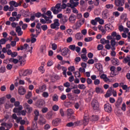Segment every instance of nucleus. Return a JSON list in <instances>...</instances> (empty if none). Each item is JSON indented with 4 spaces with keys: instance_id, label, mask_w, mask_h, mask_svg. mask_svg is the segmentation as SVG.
Listing matches in <instances>:
<instances>
[{
    "instance_id": "obj_26",
    "label": "nucleus",
    "mask_w": 130,
    "mask_h": 130,
    "mask_svg": "<svg viewBox=\"0 0 130 130\" xmlns=\"http://www.w3.org/2000/svg\"><path fill=\"white\" fill-rule=\"evenodd\" d=\"M81 59L84 60V61H86V60H88V57H87V55L86 54H82L81 56Z\"/></svg>"
},
{
    "instance_id": "obj_17",
    "label": "nucleus",
    "mask_w": 130,
    "mask_h": 130,
    "mask_svg": "<svg viewBox=\"0 0 130 130\" xmlns=\"http://www.w3.org/2000/svg\"><path fill=\"white\" fill-rule=\"evenodd\" d=\"M73 114H74V110L72 109H67V115L68 116V118H71V117H73Z\"/></svg>"
},
{
    "instance_id": "obj_29",
    "label": "nucleus",
    "mask_w": 130,
    "mask_h": 130,
    "mask_svg": "<svg viewBox=\"0 0 130 130\" xmlns=\"http://www.w3.org/2000/svg\"><path fill=\"white\" fill-rule=\"evenodd\" d=\"M111 45L112 47H115L116 45L117 46V44H116V42H115V40H112L110 41Z\"/></svg>"
},
{
    "instance_id": "obj_12",
    "label": "nucleus",
    "mask_w": 130,
    "mask_h": 130,
    "mask_svg": "<svg viewBox=\"0 0 130 130\" xmlns=\"http://www.w3.org/2000/svg\"><path fill=\"white\" fill-rule=\"evenodd\" d=\"M115 5L116 7H122L124 5V0H115Z\"/></svg>"
},
{
    "instance_id": "obj_43",
    "label": "nucleus",
    "mask_w": 130,
    "mask_h": 130,
    "mask_svg": "<svg viewBox=\"0 0 130 130\" xmlns=\"http://www.w3.org/2000/svg\"><path fill=\"white\" fill-rule=\"evenodd\" d=\"M93 38L92 37H88V38H85L84 39V41L85 42H90V41H92Z\"/></svg>"
},
{
    "instance_id": "obj_44",
    "label": "nucleus",
    "mask_w": 130,
    "mask_h": 130,
    "mask_svg": "<svg viewBox=\"0 0 130 130\" xmlns=\"http://www.w3.org/2000/svg\"><path fill=\"white\" fill-rule=\"evenodd\" d=\"M126 17H127V15L126 13H122L120 16V18L121 20H123V19L125 18Z\"/></svg>"
},
{
    "instance_id": "obj_62",
    "label": "nucleus",
    "mask_w": 130,
    "mask_h": 130,
    "mask_svg": "<svg viewBox=\"0 0 130 130\" xmlns=\"http://www.w3.org/2000/svg\"><path fill=\"white\" fill-rule=\"evenodd\" d=\"M124 61H125V63H126V62H128L129 61H130V57L127 56L126 57L124 58Z\"/></svg>"
},
{
    "instance_id": "obj_57",
    "label": "nucleus",
    "mask_w": 130,
    "mask_h": 130,
    "mask_svg": "<svg viewBox=\"0 0 130 130\" xmlns=\"http://www.w3.org/2000/svg\"><path fill=\"white\" fill-rule=\"evenodd\" d=\"M52 48L53 50H56V49H57V45L54 43L52 44Z\"/></svg>"
},
{
    "instance_id": "obj_37",
    "label": "nucleus",
    "mask_w": 130,
    "mask_h": 130,
    "mask_svg": "<svg viewBox=\"0 0 130 130\" xmlns=\"http://www.w3.org/2000/svg\"><path fill=\"white\" fill-rule=\"evenodd\" d=\"M99 119V117L97 115H92V120L93 121H97Z\"/></svg>"
},
{
    "instance_id": "obj_53",
    "label": "nucleus",
    "mask_w": 130,
    "mask_h": 130,
    "mask_svg": "<svg viewBox=\"0 0 130 130\" xmlns=\"http://www.w3.org/2000/svg\"><path fill=\"white\" fill-rule=\"evenodd\" d=\"M106 8L107 9H113V5L112 4H108L106 5Z\"/></svg>"
},
{
    "instance_id": "obj_45",
    "label": "nucleus",
    "mask_w": 130,
    "mask_h": 130,
    "mask_svg": "<svg viewBox=\"0 0 130 130\" xmlns=\"http://www.w3.org/2000/svg\"><path fill=\"white\" fill-rule=\"evenodd\" d=\"M103 48H104V46L102 44L98 45V46L97 47L98 50H102V49H103Z\"/></svg>"
},
{
    "instance_id": "obj_9",
    "label": "nucleus",
    "mask_w": 130,
    "mask_h": 130,
    "mask_svg": "<svg viewBox=\"0 0 130 130\" xmlns=\"http://www.w3.org/2000/svg\"><path fill=\"white\" fill-rule=\"evenodd\" d=\"M60 122H61V119L59 118H56L53 120L52 125L53 126H57L58 125H59Z\"/></svg>"
},
{
    "instance_id": "obj_61",
    "label": "nucleus",
    "mask_w": 130,
    "mask_h": 130,
    "mask_svg": "<svg viewBox=\"0 0 130 130\" xmlns=\"http://www.w3.org/2000/svg\"><path fill=\"white\" fill-rule=\"evenodd\" d=\"M121 88L123 90L126 91V92L127 91V86L126 84L122 85Z\"/></svg>"
},
{
    "instance_id": "obj_40",
    "label": "nucleus",
    "mask_w": 130,
    "mask_h": 130,
    "mask_svg": "<svg viewBox=\"0 0 130 130\" xmlns=\"http://www.w3.org/2000/svg\"><path fill=\"white\" fill-rule=\"evenodd\" d=\"M69 49H71V50H73V51H75V50L76 49V45H70L69 46Z\"/></svg>"
},
{
    "instance_id": "obj_51",
    "label": "nucleus",
    "mask_w": 130,
    "mask_h": 130,
    "mask_svg": "<svg viewBox=\"0 0 130 130\" xmlns=\"http://www.w3.org/2000/svg\"><path fill=\"white\" fill-rule=\"evenodd\" d=\"M62 71H63V75L64 76L65 78H67V71H68V69H67V68H63L62 69Z\"/></svg>"
},
{
    "instance_id": "obj_16",
    "label": "nucleus",
    "mask_w": 130,
    "mask_h": 130,
    "mask_svg": "<svg viewBox=\"0 0 130 130\" xmlns=\"http://www.w3.org/2000/svg\"><path fill=\"white\" fill-rule=\"evenodd\" d=\"M69 20L71 23H75V22H76V20H77V16L74 14H71Z\"/></svg>"
},
{
    "instance_id": "obj_38",
    "label": "nucleus",
    "mask_w": 130,
    "mask_h": 130,
    "mask_svg": "<svg viewBox=\"0 0 130 130\" xmlns=\"http://www.w3.org/2000/svg\"><path fill=\"white\" fill-rule=\"evenodd\" d=\"M52 109L54 111H57V110H58V109H59V107H58V106H57L56 105H54L52 107Z\"/></svg>"
},
{
    "instance_id": "obj_42",
    "label": "nucleus",
    "mask_w": 130,
    "mask_h": 130,
    "mask_svg": "<svg viewBox=\"0 0 130 130\" xmlns=\"http://www.w3.org/2000/svg\"><path fill=\"white\" fill-rule=\"evenodd\" d=\"M74 125L78 126V125H81V124H83L82 123V120L80 121H77L74 123Z\"/></svg>"
},
{
    "instance_id": "obj_56",
    "label": "nucleus",
    "mask_w": 130,
    "mask_h": 130,
    "mask_svg": "<svg viewBox=\"0 0 130 130\" xmlns=\"http://www.w3.org/2000/svg\"><path fill=\"white\" fill-rule=\"evenodd\" d=\"M18 55V52H12L11 54V57H16Z\"/></svg>"
},
{
    "instance_id": "obj_49",
    "label": "nucleus",
    "mask_w": 130,
    "mask_h": 130,
    "mask_svg": "<svg viewBox=\"0 0 130 130\" xmlns=\"http://www.w3.org/2000/svg\"><path fill=\"white\" fill-rule=\"evenodd\" d=\"M107 95L108 97H110V96L112 95V89L108 90L107 92Z\"/></svg>"
},
{
    "instance_id": "obj_30",
    "label": "nucleus",
    "mask_w": 130,
    "mask_h": 130,
    "mask_svg": "<svg viewBox=\"0 0 130 130\" xmlns=\"http://www.w3.org/2000/svg\"><path fill=\"white\" fill-rule=\"evenodd\" d=\"M110 26H111V25L110 24H106L105 26V28L106 30V31H108V32L111 31V28H110Z\"/></svg>"
},
{
    "instance_id": "obj_24",
    "label": "nucleus",
    "mask_w": 130,
    "mask_h": 130,
    "mask_svg": "<svg viewBox=\"0 0 130 130\" xmlns=\"http://www.w3.org/2000/svg\"><path fill=\"white\" fill-rule=\"evenodd\" d=\"M44 19H45V20L46 21L47 24H51V23H52V21L49 19H50V16H49V17L46 16L44 18Z\"/></svg>"
},
{
    "instance_id": "obj_10",
    "label": "nucleus",
    "mask_w": 130,
    "mask_h": 130,
    "mask_svg": "<svg viewBox=\"0 0 130 130\" xmlns=\"http://www.w3.org/2000/svg\"><path fill=\"white\" fill-rule=\"evenodd\" d=\"M23 107L24 109L27 110L28 113H31V112H32V110H33V108L31 107L27 103L23 104Z\"/></svg>"
},
{
    "instance_id": "obj_41",
    "label": "nucleus",
    "mask_w": 130,
    "mask_h": 130,
    "mask_svg": "<svg viewBox=\"0 0 130 130\" xmlns=\"http://www.w3.org/2000/svg\"><path fill=\"white\" fill-rule=\"evenodd\" d=\"M51 11H47L46 12L47 16H48V17H50V19H52L53 18V16L51 15Z\"/></svg>"
},
{
    "instance_id": "obj_35",
    "label": "nucleus",
    "mask_w": 130,
    "mask_h": 130,
    "mask_svg": "<svg viewBox=\"0 0 130 130\" xmlns=\"http://www.w3.org/2000/svg\"><path fill=\"white\" fill-rule=\"evenodd\" d=\"M41 29H42L43 31H46L47 29H48V27L47 26V25L44 24L41 26Z\"/></svg>"
},
{
    "instance_id": "obj_55",
    "label": "nucleus",
    "mask_w": 130,
    "mask_h": 130,
    "mask_svg": "<svg viewBox=\"0 0 130 130\" xmlns=\"http://www.w3.org/2000/svg\"><path fill=\"white\" fill-rule=\"evenodd\" d=\"M49 128H50V125L48 124H46L44 126V129L48 130V129H49Z\"/></svg>"
},
{
    "instance_id": "obj_13",
    "label": "nucleus",
    "mask_w": 130,
    "mask_h": 130,
    "mask_svg": "<svg viewBox=\"0 0 130 130\" xmlns=\"http://www.w3.org/2000/svg\"><path fill=\"white\" fill-rule=\"evenodd\" d=\"M104 109L106 112H111V111H112V108H111V105L109 104H106L104 105Z\"/></svg>"
},
{
    "instance_id": "obj_14",
    "label": "nucleus",
    "mask_w": 130,
    "mask_h": 130,
    "mask_svg": "<svg viewBox=\"0 0 130 130\" xmlns=\"http://www.w3.org/2000/svg\"><path fill=\"white\" fill-rule=\"evenodd\" d=\"M26 93V89L23 86H20L18 88V94L21 95H25Z\"/></svg>"
},
{
    "instance_id": "obj_8",
    "label": "nucleus",
    "mask_w": 130,
    "mask_h": 130,
    "mask_svg": "<svg viewBox=\"0 0 130 130\" xmlns=\"http://www.w3.org/2000/svg\"><path fill=\"white\" fill-rule=\"evenodd\" d=\"M46 119H45L44 117L41 116L40 118H39L38 123L40 125H44V124H46Z\"/></svg>"
},
{
    "instance_id": "obj_33",
    "label": "nucleus",
    "mask_w": 130,
    "mask_h": 130,
    "mask_svg": "<svg viewBox=\"0 0 130 130\" xmlns=\"http://www.w3.org/2000/svg\"><path fill=\"white\" fill-rule=\"evenodd\" d=\"M8 41L6 39L3 38L0 40V44L4 45V44H6V43Z\"/></svg>"
},
{
    "instance_id": "obj_32",
    "label": "nucleus",
    "mask_w": 130,
    "mask_h": 130,
    "mask_svg": "<svg viewBox=\"0 0 130 130\" xmlns=\"http://www.w3.org/2000/svg\"><path fill=\"white\" fill-rule=\"evenodd\" d=\"M78 88L80 89V90H85V89H86V86L85 84H79Z\"/></svg>"
},
{
    "instance_id": "obj_4",
    "label": "nucleus",
    "mask_w": 130,
    "mask_h": 130,
    "mask_svg": "<svg viewBox=\"0 0 130 130\" xmlns=\"http://www.w3.org/2000/svg\"><path fill=\"white\" fill-rule=\"evenodd\" d=\"M91 106L94 110H99L100 106L98 101L96 100H92L91 103Z\"/></svg>"
},
{
    "instance_id": "obj_59",
    "label": "nucleus",
    "mask_w": 130,
    "mask_h": 130,
    "mask_svg": "<svg viewBox=\"0 0 130 130\" xmlns=\"http://www.w3.org/2000/svg\"><path fill=\"white\" fill-rule=\"evenodd\" d=\"M64 87H66V88H69L71 86V84H70V82H66L63 83Z\"/></svg>"
},
{
    "instance_id": "obj_52",
    "label": "nucleus",
    "mask_w": 130,
    "mask_h": 130,
    "mask_svg": "<svg viewBox=\"0 0 130 130\" xmlns=\"http://www.w3.org/2000/svg\"><path fill=\"white\" fill-rule=\"evenodd\" d=\"M48 111V108L47 107L43 108L42 109V113H46Z\"/></svg>"
},
{
    "instance_id": "obj_23",
    "label": "nucleus",
    "mask_w": 130,
    "mask_h": 130,
    "mask_svg": "<svg viewBox=\"0 0 130 130\" xmlns=\"http://www.w3.org/2000/svg\"><path fill=\"white\" fill-rule=\"evenodd\" d=\"M44 105V102L43 101H41L38 102L37 104V107L39 108H42Z\"/></svg>"
},
{
    "instance_id": "obj_60",
    "label": "nucleus",
    "mask_w": 130,
    "mask_h": 130,
    "mask_svg": "<svg viewBox=\"0 0 130 130\" xmlns=\"http://www.w3.org/2000/svg\"><path fill=\"white\" fill-rule=\"evenodd\" d=\"M93 83L94 85H99V84H100V80L99 79H95Z\"/></svg>"
},
{
    "instance_id": "obj_47",
    "label": "nucleus",
    "mask_w": 130,
    "mask_h": 130,
    "mask_svg": "<svg viewBox=\"0 0 130 130\" xmlns=\"http://www.w3.org/2000/svg\"><path fill=\"white\" fill-rule=\"evenodd\" d=\"M42 96L44 97V98H48V96H49V94H48L47 92H44L42 93Z\"/></svg>"
},
{
    "instance_id": "obj_39",
    "label": "nucleus",
    "mask_w": 130,
    "mask_h": 130,
    "mask_svg": "<svg viewBox=\"0 0 130 130\" xmlns=\"http://www.w3.org/2000/svg\"><path fill=\"white\" fill-rule=\"evenodd\" d=\"M74 94H79L81 93V90L79 89H74L72 91Z\"/></svg>"
},
{
    "instance_id": "obj_18",
    "label": "nucleus",
    "mask_w": 130,
    "mask_h": 130,
    "mask_svg": "<svg viewBox=\"0 0 130 130\" xmlns=\"http://www.w3.org/2000/svg\"><path fill=\"white\" fill-rule=\"evenodd\" d=\"M53 115V112H52V111H50L48 112L46 115V118H47V119H52Z\"/></svg>"
},
{
    "instance_id": "obj_15",
    "label": "nucleus",
    "mask_w": 130,
    "mask_h": 130,
    "mask_svg": "<svg viewBox=\"0 0 130 130\" xmlns=\"http://www.w3.org/2000/svg\"><path fill=\"white\" fill-rule=\"evenodd\" d=\"M102 15L104 19H107V18H109L110 16V14H109V11L108 10H105L103 11Z\"/></svg>"
},
{
    "instance_id": "obj_6",
    "label": "nucleus",
    "mask_w": 130,
    "mask_h": 130,
    "mask_svg": "<svg viewBox=\"0 0 130 130\" xmlns=\"http://www.w3.org/2000/svg\"><path fill=\"white\" fill-rule=\"evenodd\" d=\"M69 51H70V50L69 49V48H64L61 51V55H62V56H64V57H67V58H69V57H70V54H69ZM68 54H69L68 56Z\"/></svg>"
},
{
    "instance_id": "obj_46",
    "label": "nucleus",
    "mask_w": 130,
    "mask_h": 130,
    "mask_svg": "<svg viewBox=\"0 0 130 130\" xmlns=\"http://www.w3.org/2000/svg\"><path fill=\"white\" fill-rule=\"evenodd\" d=\"M121 109L122 110V111H125L126 110V105H125V103H124L122 104Z\"/></svg>"
},
{
    "instance_id": "obj_63",
    "label": "nucleus",
    "mask_w": 130,
    "mask_h": 130,
    "mask_svg": "<svg viewBox=\"0 0 130 130\" xmlns=\"http://www.w3.org/2000/svg\"><path fill=\"white\" fill-rule=\"evenodd\" d=\"M5 72H6V67H1V68L0 69V73H2L3 74H4Z\"/></svg>"
},
{
    "instance_id": "obj_7",
    "label": "nucleus",
    "mask_w": 130,
    "mask_h": 130,
    "mask_svg": "<svg viewBox=\"0 0 130 130\" xmlns=\"http://www.w3.org/2000/svg\"><path fill=\"white\" fill-rule=\"evenodd\" d=\"M32 74V71L29 70H26L23 71H20L19 72L20 76H23L25 77V76H28V75H31Z\"/></svg>"
},
{
    "instance_id": "obj_25",
    "label": "nucleus",
    "mask_w": 130,
    "mask_h": 130,
    "mask_svg": "<svg viewBox=\"0 0 130 130\" xmlns=\"http://www.w3.org/2000/svg\"><path fill=\"white\" fill-rule=\"evenodd\" d=\"M79 5V2H74L72 4V5H70V8L71 9H74V8H76V7L78 6Z\"/></svg>"
},
{
    "instance_id": "obj_54",
    "label": "nucleus",
    "mask_w": 130,
    "mask_h": 130,
    "mask_svg": "<svg viewBox=\"0 0 130 130\" xmlns=\"http://www.w3.org/2000/svg\"><path fill=\"white\" fill-rule=\"evenodd\" d=\"M113 15L115 17H119V15H120V13H119L118 11H115L113 13Z\"/></svg>"
},
{
    "instance_id": "obj_19",
    "label": "nucleus",
    "mask_w": 130,
    "mask_h": 130,
    "mask_svg": "<svg viewBox=\"0 0 130 130\" xmlns=\"http://www.w3.org/2000/svg\"><path fill=\"white\" fill-rule=\"evenodd\" d=\"M34 114V120L35 121H37V120H38V116L39 115V111H38V110H35Z\"/></svg>"
},
{
    "instance_id": "obj_48",
    "label": "nucleus",
    "mask_w": 130,
    "mask_h": 130,
    "mask_svg": "<svg viewBox=\"0 0 130 130\" xmlns=\"http://www.w3.org/2000/svg\"><path fill=\"white\" fill-rule=\"evenodd\" d=\"M35 15L36 18H41L42 16V13H41V12H37L35 13Z\"/></svg>"
},
{
    "instance_id": "obj_50",
    "label": "nucleus",
    "mask_w": 130,
    "mask_h": 130,
    "mask_svg": "<svg viewBox=\"0 0 130 130\" xmlns=\"http://www.w3.org/2000/svg\"><path fill=\"white\" fill-rule=\"evenodd\" d=\"M86 83L87 84H88V85H91V84L93 83V81H92V79H91L90 78H87L86 79Z\"/></svg>"
},
{
    "instance_id": "obj_36",
    "label": "nucleus",
    "mask_w": 130,
    "mask_h": 130,
    "mask_svg": "<svg viewBox=\"0 0 130 130\" xmlns=\"http://www.w3.org/2000/svg\"><path fill=\"white\" fill-rule=\"evenodd\" d=\"M31 96H32V92L31 91H29L25 95V98L26 99H30V98H31Z\"/></svg>"
},
{
    "instance_id": "obj_22",
    "label": "nucleus",
    "mask_w": 130,
    "mask_h": 130,
    "mask_svg": "<svg viewBox=\"0 0 130 130\" xmlns=\"http://www.w3.org/2000/svg\"><path fill=\"white\" fill-rule=\"evenodd\" d=\"M32 130H38V126H37V122L36 121H32L31 128Z\"/></svg>"
},
{
    "instance_id": "obj_21",
    "label": "nucleus",
    "mask_w": 130,
    "mask_h": 130,
    "mask_svg": "<svg viewBox=\"0 0 130 130\" xmlns=\"http://www.w3.org/2000/svg\"><path fill=\"white\" fill-rule=\"evenodd\" d=\"M75 38L77 40H81L83 39V35L81 32H78L76 34Z\"/></svg>"
},
{
    "instance_id": "obj_5",
    "label": "nucleus",
    "mask_w": 130,
    "mask_h": 130,
    "mask_svg": "<svg viewBox=\"0 0 130 130\" xmlns=\"http://www.w3.org/2000/svg\"><path fill=\"white\" fill-rule=\"evenodd\" d=\"M90 120V117L88 114H84L83 119L82 120V124L84 125H87L89 123Z\"/></svg>"
},
{
    "instance_id": "obj_58",
    "label": "nucleus",
    "mask_w": 130,
    "mask_h": 130,
    "mask_svg": "<svg viewBox=\"0 0 130 130\" xmlns=\"http://www.w3.org/2000/svg\"><path fill=\"white\" fill-rule=\"evenodd\" d=\"M75 78H80L81 77V73H80L79 72H75Z\"/></svg>"
},
{
    "instance_id": "obj_3",
    "label": "nucleus",
    "mask_w": 130,
    "mask_h": 130,
    "mask_svg": "<svg viewBox=\"0 0 130 130\" xmlns=\"http://www.w3.org/2000/svg\"><path fill=\"white\" fill-rule=\"evenodd\" d=\"M53 23L51 24L50 28L51 29H55V30H58L59 29V25H60L59 20L55 19L53 20Z\"/></svg>"
},
{
    "instance_id": "obj_31",
    "label": "nucleus",
    "mask_w": 130,
    "mask_h": 130,
    "mask_svg": "<svg viewBox=\"0 0 130 130\" xmlns=\"http://www.w3.org/2000/svg\"><path fill=\"white\" fill-rule=\"evenodd\" d=\"M115 69L116 68L114 66H112L110 67V71L111 72L112 75H114V74L115 73Z\"/></svg>"
},
{
    "instance_id": "obj_27",
    "label": "nucleus",
    "mask_w": 130,
    "mask_h": 130,
    "mask_svg": "<svg viewBox=\"0 0 130 130\" xmlns=\"http://www.w3.org/2000/svg\"><path fill=\"white\" fill-rule=\"evenodd\" d=\"M40 92H43L44 91H45L46 90V85H43L41 86H40L39 88Z\"/></svg>"
},
{
    "instance_id": "obj_2",
    "label": "nucleus",
    "mask_w": 130,
    "mask_h": 130,
    "mask_svg": "<svg viewBox=\"0 0 130 130\" xmlns=\"http://www.w3.org/2000/svg\"><path fill=\"white\" fill-rule=\"evenodd\" d=\"M20 103L19 101H16L15 102L14 106H15V107L18 108H14L13 109V112H14V113H18V112H20V111L23 109V106L21 105L20 106Z\"/></svg>"
},
{
    "instance_id": "obj_1",
    "label": "nucleus",
    "mask_w": 130,
    "mask_h": 130,
    "mask_svg": "<svg viewBox=\"0 0 130 130\" xmlns=\"http://www.w3.org/2000/svg\"><path fill=\"white\" fill-rule=\"evenodd\" d=\"M67 6L66 3H57L55 7H52L51 8V11L52 12L54 15H57L59 13H60L62 10H64L67 8Z\"/></svg>"
},
{
    "instance_id": "obj_34",
    "label": "nucleus",
    "mask_w": 130,
    "mask_h": 130,
    "mask_svg": "<svg viewBox=\"0 0 130 130\" xmlns=\"http://www.w3.org/2000/svg\"><path fill=\"white\" fill-rule=\"evenodd\" d=\"M52 99H53V101H55L56 102H57V101H58V96L56 95V94H55L53 96Z\"/></svg>"
},
{
    "instance_id": "obj_11",
    "label": "nucleus",
    "mask_w": 130,
    "mask_h": 130,
    "mask_svg": "<svg viewBox=\"0 0 130 130\" xmlns=\"http://www.w3.org/2000/svg\"><path fill=\"white\" fill-rule=\"evenodd\" d=\"M69 21V18L67 15H63V17L60 19V23L62 25H64Z\"/></svg>"
},
{
    "instance_id": "obj_64",
    "label": "nucleus",
    "mask_w": 130,
    "mask_h": 130,
    "mask_svg": "<svg viewBox=\"0 0 130 130\" xmlns=\"http://www.w3.org/2000/svg\"><path fill=\"white\" fill-rule=\"evenodd\" d=\"M35 14H31L30 15V21H34L35 20Z\"/></svg>"
},
{
    "instance_id": "obj_20",
    "label": "nucleus",
    "mask_w": 130,
    "mask_h": 130,
    "mask_svg": "<svg viewBox=\"0 0 130 130\" xmlns=\"http://www.w3.org/2000/svg\"><path fill=\"white\" fill-rule=\"evenodd\" d=\"M96 93H97V94H102V93H103L104 91H103V87H96L95 88V90Z\"/></svg>"
},
{
    "instance_id": "obj_28",
    "label": "nucleus",
    "mask_w": 130,
    "mask_h": 130,
    "mask_svg": "<svg viewBox=\"0 0 130 130\" xmlns=\"http://www.w3.org/2000/svg\"><path fill=\"white\" fill-rule=\"evenodd\" d=\"M10 4V5H11V6H14L15 8H17V7H19V4H18V3H16L15 1H11Z\"/></svg>"
}]
</instances>
